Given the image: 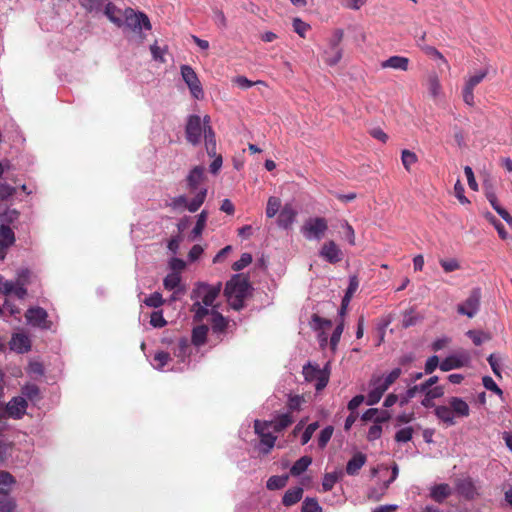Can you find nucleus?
Here are the masks:
<instances>
[{
	"label": "nucleus",
	"mask_w": 512,
	"mask_h": 512,
	"mask_svg": "<svg viewBox=\"0 0 512 512\" xmlns=\"http://www.w3.org/2000/svg\"><path fill=\"white\" fill-rule=\"evenodd\" d=\"M144 304L148 307L158 308L164 304V299L159 292H154L145 298Z\"/></svg>",
	"instance_id": "5fc2aeb1"
},
{
	"label": "nucleus",
	"mask_w": 512,
	"mask_h": 512,
	"mask_svg": "<svg viewBox=\"0 0 512 512\" xmlns=\"http://www.w3.org/2000/svg\"><path fill=\"white\" fill-rule=\"evenodd\" d=\"M210 306H205L200 301L196 300L195 303H193L191 307V311L194 313V320L196 322H201L204 320V318L211 313V311L208 309Z\"/></svg>",
	"instance_id": "4c0bfd02"
},
{
	"label": "nucleus",
	"mask_w": 512,
	"mask_h": 512,
	"mask_svg": "<svg viewBox=\"0 0 512 512\" xmlns=\"http://www.w3.org/2000/svg\"><path fill=\"white\" fill-rule=\"evenodd\" d=\"M153 360H154V364H153L154 368H156L157 370H162L164 368V366L169 362L170 355L167 352L160 351L154 355Z\"/></svg>",
	"instance_id": "603ef678"
},
{
	"label": "nucleus",
	"mask_w": 512,
	"mask_h": 512,
	"mask_svg": "<svg viewBox=\"0 0 512 512\" xmlns=\"http://www.w3.org/2000/svg\"><path fill=\"white\" fill-rule=\"evenodd\" d=\"M28 324L41 329H50L51 322L48 320V313L42 307L29 308L25 313Z\"/></svg>",
	"instance_id": "f8f14e48"
},
{
	"label": "nucleus",
	"mask_w": 512,
	"mask_h": 512,
	"mask_svg": "<svg viewBox=\"0 0 512 512\" xmlns=\"http://www.w3.org/2000/svg\"><path fill=\"white\" fill-rule=\"evenodd\" d=\"M332 434H333V427L332 426L325 427L320 432V435L318 438L319 447L324 448L327 445V443L330 441Z\"/></svg>",
	"instance_id": "0e129e2a"
},
{
	"label": "nucleus",
	"mask_w": 512,
	"mask_h": 512,
	"mask_svg": "<svg viewBox=\"0 0 512 512\" xmlns=\"http://www.w3.org/2000/svg\"><path fill=\"white\" fill-rule=\"evenodd\" d=\"M174 355L184 361L190 355V345L187 338L179 339L174 348Z\"/></svg>",
	"instance_id": "e433bc0d"
},
{
	"label": "nucleus",
	"mask_w": 512,
	"mask_h": 512,
	"mask_svg": "<svg viewBox=\"0 0 512 512\" xmlns=\"http://www.w3.org/2000/svg\"><path fill=\"white\" fill-rule=\"evenodd\" d=\"M180 71L182 79L188 86L191 95L197 100L203 99V87L194 69L189 65H182Z\"/></svg>",
	"instance_id": "6e6552de"
},
{
	"label": "nucleus",
	"mask_w": 512,
	"mask_h": 512,
	"mask_svg": "<svg viewBox=\"0 0 512 512\" xmlns=\"http://www.w3.org/2000/svg\"><path fill=\"white\" fill-rule=\"evenodd\" d=\"M181 276L178 273H169L163 280L164 288L167 290H177L178 291H184L183 288H181Z\"/></svg>",
	"instance_id": "f704fd0d"
},
{
	"label": "nucleus",
	"mask_w": 512,
	"mask_h": 512,
	"mask_svg": "<svg viewBox=\"0 0 512 512\" xmlns=\"http://www.w3.org/2000/svg\"><path fill=\"white\" fill-rule=\"evenodd\" d=\"M205 169L203 166H195L188 174L186 181H187V187L190 192H198L201 188L199 187L200 184L205 179Z\"/></svg>",
	"instance_id": "6ab92c4d"
},
{
	"label": "nucleus",
	"mask_w": 512,
	"mask_h": 512,
	"mask_svg": "<svg viewBox=\"0 0 512 512\" xmlns=\"http://www.w3.org/2000/svg\"><path fill=\"white\" fill-rule=\"evenodd\" d=\"M79 4L88 13H99L104 5L103 0H79Z\"/></svg>",
	"instance_id": "c03bdc74"
},
{
	"label": "nucleus",
	"mask_w": 512,
	"mask_h": 512,
	"mask_svg": "<svg viewBox=\"0 0 512 512\" xmlns=\"http://www.w3.org/2000/svg\"><path fill=\"white\" fill-rule=\"evenodd\" d=\"M422 393L424 394V398L421 401V405L425 408H435L434 399L444 395V388L443 386H434L432 389H427Z\"/></svg>",
	"instance_id": "b1692460"
},
{
	"label": "nucleus",
	"mask_w": 512,
	"mask_h": 512,
	"mask_svg": "<svg viewBox=\"0 0 512 512\" xmlns=\"http://www.w3.org/2000/svg\"><path fill=\"white\" fill-rule=\"evenodd\" d=\"M15 240L13 230L8 225L2 224L0 226V242L7 247H11L15 243Z\"/></svg>",
	"instance_id": "c9c22d12"
},
{
	"label": "nucleus",
	"mask_w": 512,
	"mask_h": 512,
	"mask_svg": "<svg viewBox=\"0 0 512 512\" xmlns=\"http://www.w3.org/2000/svg\"><path fill=\"white\" fill-rule=\"evenodd\" d=\"M486 197L499 216L509 225H512V216L499 205L496 195L493 192H489L486 194Z\"/></svg>",
	"instance_id": "c756f323"
},
{
	"label": "nucleus",
	"mask_w": 512,
	"mask_h": 512,
	"mask_svg": "<svg viewBox=\"0 0 512 512\" xmlns=\"http://www.w3.org/2000/svg\"><path fill=\"white\" fill-rule=\"evenodd\" d=\"M207 218H208L207 210H202L200 212V214H198L196 224L192 230V236L194 239L201 236V234L206 226Z\"/></svg>",
	"instance_id": "ea45409f"
},
{
	"label": "nucleus",
	"mask_w": 512,
	"mask_h": 512,
	"mask_svg": "<svg viewBox=\"0 0 512 512\" xmlns=\"http://www.w3.org/2000/svg\"><path fill=\"white\" fill-rule=\"evenodd\" d=\"M487 361H488L493 373L497 377H501V359L495 354H490L487 358Z\"/></svg>",
	"instance_id": "69168bd1"
},
{
	"label": "nucleus",
	"mask_w": 512,
	"mask_h": 512,
	"mask_svg": "<svg viewBox=\"0 0 512 512\" xmlns=\"http://www.w3.org/2000/svg\"><path fill=\"white\" fill-rule=\"evenodd\" d=\"M467 336L473 341V343L477 346L481 345L484 341L489 340L490 337L488 334L475 331V330H469L467 332Z\"/></svg>",
	"instance_id": "680f3d73"
},
{
	"label": "nucleus",
	"mask_w": 512,
	"mask_h": 512,
	"mask_svg": "<svg viewBox=\"0 0 512 512\" xmlns=\"http://www.w3.org/2000/svg\"><path fill=\"white\" fill-rule=\"evenodd\" d=\"M421 385H414L412 387H409L404 394L400 396L399 404L400 406L407 405L410 400L414 397H416L417 394L422 393L424 390L423 388H420Z\"/></svg>",
	"instance_id": "a19ab883"
},
{
	"label": "nucleus",
	"mask_w": 512,
	"mask_h": 512,
	"mask_svg": "<svg viewBox=\"0 0 512 512\" xmlns=\"http://www.w3.org/2000/svg\"><path fill=\"white\" fill-rule=\"evenodd\" d=\"M16 508V503L13 498L9 497L8 494H3L0 498V511L1 512H13Z\"/></svg>",
	"instance_id": "13d9d810"
},
{
	"label": "nucleus",
	"mask_w": 512,
	"mask_h": 512,
	"mask_svg": "<svg viewBox=\"0 0 512 512\" xmlns=\"http://www.w3.org/2000/svg\"><path fill=\"white\" fill-rule=\"evenodd\" d=\"M105 16L114 23L117 27L124 26L123 22V13L122 11L112 2H109L105 5L104 8Z\"/></svg>",
	"instance_id": "393cba45"
},
{
	"label": "nucleus",
	"mask_w": 512,
	"mask_h": 512,
	"mask_svg": "<svg viewBox=\"0 0 512 512\" xmlns=\"http://www.w3.org/2000/svg\"><path fill=\"white\" fill-rule=\"evenodd\" d=\"M312 463V458L309 456H303L298 459L291 467L290 474L292 476H299L307 470L309 465Z\"/></svg>",
	"instance_id": "72a5a7b5"
},
{
	"label": "nucleus",
	"mask_w": 512,
	"mask_h": 512,
	"mask_svg": "<svg viewBox=\"0 0 512 512\" xmlns=\"http://www.w3.org/2000/svg\"><path fill=\"white\" fill-rule=\"evenodd\" d=\"M150 324L155 328H162L167 324L162 311H154L150 317Z\"/></svg>",
	"instance_id": "774afa93"
},
{
	"label": "nucleus",
	"mask_w": 512,
	"mask_h": 512,
	"mask_svg": "<svg viewBox=\"0 0 512 512\" xmlns=\"http://www.w3.org/2000/svg\"><path fill=\"white\" fill-rule=\"evenodd\" d=\"M303 376L306 381L315 382L317 391L325 388L329 380L328 373L320 369L318 365H312L311 363L303 367Z\"/></svg>",
	"instance_id": "1a4fd4ad"
},
{
	"label": "nucleus",
	"mask_w": 512,
	"mask_h": 512,
	"mask_svg": "<svg viewBox=\"0 0 512 512\" xmlns=\"http://www.w3.org/2000/svg\"><path fill=\"white\" fill-rule=\"evenodd\" d=\"M435 415L439 420L445 423L447 426L455 425V416L450 406L440 405L434 409Z\"/></svg>",
	"instance_id": "cd10ccee"
},
{
	"label": "nucleus",
	"mask_w": 512,
	"mask_h": 512,
	"mask_svg": "<svg viewBox=\"0 0 512 512\" xmlns=\"http://www.w3.org/2000/svg\"><path fill=\"white\" fill-rule=\"evenodd\" d=\"M301 512H322V507L315 498H306L302 503Z\"/></svg>",
	"instance_id": "3c124183"
},
{
	"label": "nucleus",
	"mask_w": 512,
	"mask_h": 512,
	"mask_svg": "<svg viewBox=\"0 0 512 512\" xmlns=\"http://www.w3.org/2000/svg\"><path fill=\"white\" fill-rule=\"evenodd\" d=\"M27 401L24 397L12 398L6 405V412L14 419H20L26 413Z\"/></svg>",
	"instance_id": "f3484780"
},
{
	"label": "nucleus",
	"mask_w": 512,
	"mask_h": 512,
	"mask_svg": "<svg viewBox=\"0 0 512 512\" xmlns=\"http://www.w3.org/2000/svg\"><path fill=\"white\" fill-rule=\"evenodd\" d=\"M486 219L495 227V229L497 230L499 236L502 238V239H506L507 238V232L504 228V225L491 213H487L485 215Z\"/></svg>",
	"instance_id": "6e6d98bb"
},
{
	"label": "nucleus",
	"mask_w": 512,
	"mask_h": 512,
	"mask_svg": "<svg viewBox=\"0 0 512 512\" xmlns=\"http://www.w3.org/2000/svg\"><path fill=\"white\" fill-rule=\"evenodd\" d=\"M319 256L327 262L335 264L342 260V251L333 240H329L322 245Z\"/></svg>",
	"instance_id": "dca6fc26"
},
{
	"label": "nucleus",
	"mask_w": 512,
	"mask_h": 512,
	"mask_svg": "<svg viewBox=\"0 0 512 512\" xmlns=\"http://www.w3.org/2000/svg\"><path fill=\"white\" fill-rule=\"evenodd\" d=\"M185 133L187 141L192 145H197L201 142L204 130L202 120L198 115H190L188 117Z\"/></svg>",
	"instance_id": "9b49d317"
},
{
	"label": "nucleus",
	"mask_w": 512,
	"mask_h": 512,
	"mask_svg": "<svg viewBox=\"0 0 512 512\" xmlns=\"http://www.w3.org/2000/svg\"><path fill=\"white\" fill-rule=\"evenodd\" d=\"M449 406L455 417H468L470 414L469 405L462 398L451 397L448 400Z\"/></svg>",
	"instance_id": "4be33fe9"
},
{
	"label": "nucleus",
	"mask_w": 512,
	"mask_h": 512,
	"mask_svg": "<svg viewBox=\"0 0 512 512\" xmlns=\"http://www.w3.org/2000/svg\"><path fill=\"white\" fill-rule=\"evenodd\" d=\"M298 215L297 210L293 207L291 203H286L280 210L277 225L278 227L288 230L294 224L296 217Z\"/></svg>",
	"instance_id": "2eb2a0df"
},
{
	"label": "nucleus",
	"mask_w": 512,
	"mask_h": 512,
	"mask_svg": "<svg viewBox=\"0 0 512 512\" xmlns=\"http://www.w3.org/2000/svg\"><path fill=\"white\" fill-rule=\"evenodd\" d=\"M419 318L413 310L405 311L402 319V327L409 328L418 322Z\"/></svg>",
	"instance_id": "338daca9"
},
{
	"label": "nucleus",
	"mask_w": 512,
	"mask_h": 512,
	"mask_svg": "<svg viewBox=\"0 0 512 512\" xmlns=\"http://www.w3.org/2000/svg\"><path fill=\"white\" fill-rule=\"evenodd\" d=\"M40 390L36 384H26L22 387V394L24 398H27L31 401L38 399Z\"/></svg>",
	"instance_id": "de8ad7c7"
},
{
	"label": "nucleus",
	"mask_w": 512,
	"mask_h": 512,
	"mask_svg": "<svg viewBox=\"0 0 512 512\" xmlns=\"http://www.w3.org/2000/svg\"><path fill=\"white\" fill-rule=\"evenodd\" d=\"M10 345L11 349L16 352L26 353L31 348V341L27 335L18 333L12 336Z\"/></svg>",
	"instance_id": "5701e85b"
},
{
	"label": "nucleus",
	"mask_w": 512,
	"mask_h": 512,
	"mask_svg": "<svg viewBox=\"0 0 512 512\" xmlns=\"http://www.w3.org/2000/svg\"><path fill=\"white\" fill-rule=\"evenodd\" d=\"M369 385L370 391L366 397V403L369 406H373L381 400L388 387L381 381L380 376L375 375L371 378Z\"/></svg>",
	"instance_id": "4468645a"
},
{
	"label": "nucleus",
	"mask_w": 512,
	"mask_h": 512,
	"mask_svg": "<svg viewBox=\"0 0 512 512\" xmlns=\"http://www.w3.org/2000/svg\"><path fill=\"white\" fill-rule=\"evenodd\" d=\"M302 496L303 489L301 487H294L288 489L282 498V503L285 506H292L296 504L298 501H300Z\"/></svg>",
	"instance_id": "7c9ffc66"
},
{
	"label": "nucleus",
	"mask_w": 512,
	"mask_h": 512,
	"mask_svg": "<svg viewBox=\"0 0 512 512\" xmlns=\"http://www.w3.org/2000/svg\"><path fill=\"white\" fill-rule=\"evenodd\" d=\"M205 139V146L207 154L210 157L217 156L216 154V139H215V133L213 129H208L207 134L204 135Z\"/></svg>",
	"instance_id": "a18cd8bd"
},
{
	"label": "nucleus",
	"mask_w": 512,
	"mask_h": 512,
	"mask_svg": "<svg viewBox=\"0 0 512 512\" xmlns=\"http://www.w3.org/2000/svg\"><path fill=\"white\" fill-rule=\"evenodd\" d=\"M339 480V475L336 472L326 473L323 477L322 488L323 491H330L336 482Z\"/></svg>",
	"instance_id": "8fccbe9b"
},
{
	"label": "nucleus",
	"mask_w": 512,
	"mask_h": 512,
	"mask_svg": "<svg viewBox=\"0 0 512 512\" xmlns=\"http://www.w3.org/2000/svg\"><path fill=\"white\" fill-rule=\"evenodd\" d=\"M208 331L209 328L207 325L202 324L196 326L192 330V343L198 347L204 345L207 339Z\"/></svg>",
	"instance_id": "473e14b6"
},
{
	"label": "nucleus",
	"mask_w": 512,
	"mask_h": 512,
	"mask_svg": "<svg viewBox=\"0 0 512 512\" xmlns=\"http://www.w3.org/2000/svg\"><path fill=\"white\" fill-rule=\"evenodd\" d=\"M222 289L221 282L216 285H209L204 282H199L192 290L191 299H195L203 303L205 306H212L214 301L219 296Z\"/></svg>",
	"instance_id": "f03ea898"
},
{
	"label": "nucleus",
	"mask_w": 512,
	"mask_h": 512,
	"mask_svg": "<svg viewBox=\"0 0 512 512\" xmlns=\"http://www.w3.org/2000/svg\"><path fill=\"white\" fill-rule=\"evenodd\" d=\"M470 361L471 356L469 352L460 350L444 358L440 363V369L444 372H448L453 369H460L468 366Z\"/></svg>",
	"instance_id": "9d476101"
},
{
	"label": "nucleus",
	"mask_w": 512,
	"mask_h": 512,
	"mask_svg": "<svg viewBox=\"0 0 512 512\" xmlns=\"http://www.w3.org/2000/svg\"><path fill=\"white\" fill-rule=\"evenodd\" d=\"M480 298V289H473L469 297L465 300V302L458 305L457 312L459 314L466 315L469 318L474 317L477 314L480 307Z\"/></svg>",
	"instance_id": "ddd939ff"
},
{
	"label": "nucleus",
	"mask_w": 512,
	"mask_h": 512,
	"mask_svg": "<svg viewBox=\"0 0 512 512\" xmlns=\"http://www.w3.org/2000/svg\"><path fill=\"white\" fill-rule=\"evenodd\" d=\"M332 326V321L329 319H325L320 317L318 314H313L311 317V327L315 330H320L324 328H330Z\"/></svg>",
	"instance_id": "09e8293b"
},
{
	"label": "nucleus",
	"mask_w": 512,
	"mask_h": 512,
	"mask_svg": "<svg viewBox=\"0 0 512 512\" xmlns=\"http://www.w3.org/2000/svg\"><path fill=\"white\" fill-rule=\"evenodd\" d=\"M212 315V327L215 332H222L227 327L226 319L216 311L214 308L211 310Z\"/></svg>",
	"instance_id": "37998d69"
},
{
	"label": "nucleus",
	"mask_w": 512,
	"mask_h": 512,
	"mask_svg": "<svg viewBox=\"0 0 512 512\" xmlns=\"http://www.w3.org/2000/svg\"><path fill=\"white\" fill-rule=\"evenodd\" d=\"M413 437V428L405 427L398 430L395 434V440L399 443H406L410 441Z\"/></svg>",
	"instance_id": "bf43d9fd"
},
{
	"label": "nucleus",
	"mask_w": 512,
	"mask_h": 512,
	"mask_svg": "<svg viewBox=\"0 0 512 512\" xmlns=\"http://www.w3.org/2000/svg\"><path fill=\"white\" fill-rule=\"evenodd\" d=\"M451 487L446 483L434 485L430 490V497L438 502L442 503L447 497L451 495Z\"/></svg>",
	"instance_id": "bb28decb"
},
{
	"label": "nucleus",
	"mask_w": 512,
	"mask_h": 512,
	"mask_svg": "<svg viewBox=\"0 0 512 512\" xmlns=\"http://www.w3.org/2000/svg\"><path fill=\"white\" fill-rule=\"evenodd\" d=\"M287 481V475H274L267 480L266 487L269 490H279L286 486Z\"/></svg>",
	"instance_id": "58836bf2"
},
{
	"label": "nucleus",
	"mask_w": 512,
	"mask_h": 512,
	"mask_svg": "<svg viewBox=\"0 0 512 512\" xmlns=\"http://www.w3.org/2000/svg\"><path fill=\"white\" fill-rule=\"evenodd\" d=\"M15 483L14 477L6 471H0V493L8 494L10 487Z\"/></svg>",
	"instance_id": "49530a36"
},
{
	"label": "nucleus",
	"mask_w": 512,
	"mask_h": 512,
	"mask_svg": "<svg viewBox=\"0 0 512 512\" xmlns=\"http://www.w3.org/2000/svg\"><path fill=\"white\" fill-rule=\"evenodd\" d=\"M292 422L293 418L289 413L278 415L273 421H268V423H271V428H273L275 432H281L291 425Z\"/></svg>",
	"instance_id": "2f4dec72"
},
{
	"label": "nucleus",
	"mask_w": 512,
	"mask_h": 512,
	"mask_svg": "<svg viewBox=\"0 0 512 512\" xmlns=\"http://www.w3.org/2000/svg\"><path fill=\"white\" fill-rule=\"evenodd\" d=\"M358 286H359V281H358L357 277L356 276H351L349 278L348 288H347V290L345 292V295H344V297L342 298V301H341V307H340V310H339V316L341 318H343L345 316L347 307H348V305H349V303L351 301V298H352L353 294L358 289Z\"/></svg>",
	"instance_id": "412c9836"
},
{
	"label": "nucleus",
	"mask_w": 512,
	"mask_h": 512,
	"mask_svg": "<svg viewBox=\"0 0 512 512\" xmlns=\"http://www.w3.org/2000/svg\"><path fill=\"white\" fill-rule=\"evenodd\" d=\"M488 72V68L485 67L477 71L475 74L469 75L467 78H465L462 88V98L466 105L470 107L475 105L474 89L485 79V77L488 75Z\"/></svg>",
	"instance_id": "20e7f679"
},
{
	"label": "nucleus",
	"mask_w": 512,
	"mask_h": 512,
	"mask_svg": "<svg viewBox=\"0 0 512 512\" xmlns=\"http://www.w3.org/2000/svg\"><path fill=\"white\" fill-rule=\"evenodd\" d=\"M456 490L459 495L463 496L466 499H474L476 497L477 490L476 487L470 478L459 479L456 482Z\"/></svg>",
	"instance_id": "aec40b11"
},
{
	"label": "nucleus",
	"mask_w": 512,
	"mask_h": 512,
	"mask_svg": "<svg viewBox=\"0 0 512 512\" xmlns=\"http://www.w3.org/2000/svg\"><path fill=\"white\" fill-rule=\"evenodd\" d=\"M366 456L363 453H356L347 463L346 472L348 475H356L364 466Z\"/></svg>",
	"instance_id": "c85d7f7f"
},
{
	"label": "nucleus",
	"mask_w": 512,
	"mask_h": 512,
	"mask_svg": "<svg viewBox=\"0 0 512 512\" xmlns=\"http://www.w3.org/2000/svg\"><path fill=\"white\" fill-rule=\"evenodd\" d=\"M328 230L327 220L323 217L307 219L301 227V233L307 240H321Z\"/></svg>",
	"instance_id": "7ed1b4c3"
},
{
	"label": "nucleus",
	"mask_w": 512,
	"mask_h": 512,
	"mask_svg": "<svg viewBox=\"0 0 512 512\" xmlns=\"http://www.w3.org/2000/svg\"><path fill=\"white\" fill-rule=\"evenodd\" d=\"M250 284L247 279L239 275L233 276L227 283L224 289V295L229 305L234 310H241L244 307V300L247 297Z\"/></svg>",
	"instance_id": "f257e3e1"
},
{
	"label": "nucleus",
	"mask_w": 512,
	"mask_h": 512,
	"mask_svg": "<svg viewBox=\"0 0 512 512\" xmlns=\"http://www.w3.org/2000/svg\"><path fill=\"white\" fill-rule=\"evenodd\" d=\"M439 263L446 273L453 272V271L460 269L459 262L454 258L440 259Z\"/></svg>",
	"instance_id": "e2e57ef3"
},
{
	"label": "nucleus",
	"mask_w": 512,
	"mask_h": 512,
	"mask_svg": "<svg viewBox=\"0 0 512 512\" xmlns=\"http://www.w3.org/2000/svg\"><path fill=\"white\" fill-rule=\"evenodd\" d=\"M207 188L202 187L195 195V197L188 202L185 195H180L171 199L169 206L173 209L186 208L189 212H196L204 203L207 196Z\"/></svg>",
	"instance_id": "39448f33"
},
{
	"label": "nucleus",
	"mask_w": 512,
	"mask_h": 512,
	"mask_svg": "<svg viewBox=\"0 0 512 512\" xmlns=\"http://www.w3.org/2000/svg\"><path fill=\"white\" fill-rule=\"evenodd\" d=\"M252 262V256L249 253H243L240 259L233 263L232 269L234 271H240L247 267Z\"/></svg>",
	"instance_id": "052dcab7"
},
{
	"label": "nucleus",
	"mask_w": 512,
	"mask_h": 512,
	"mask_svg": "<svg viewBox=\"0 0 512 512\" xmlns=\"http://www.w3.org/2000/svg\"><path fill=\"white\" fill-rule=\"evenodd\" d=\"M281 208V200L278 197L271 196L268 198L267 206H266V216L268 218H273L277 213L280 212Z\"/></svg>",
	"instance_id": "79ce46f5"
},
{
	"label": "nucleus",
	"mask_w": 512,
	"mask_h": 512,
	"mask_svg": "<svg viewBox=\"0 0 512 512\" xmlns=\"http://www.w3.org/2000/svg\"><path fill=\"white\" fill-rule=\"evenodd\" d=\"M343 330H344V320L342 319L340 321V323L335 327V329L331 335V338H330V346H331L332 350L336 349V347L340 341L341 335L343 333Z\"/></svg>",
	"instance_id": "4d7b16f0"
},
{
	"label": "nucleus",
	"mask_w": 512,
	"mask_h": 512,
	"mask_svg": "<svg viewBox=\"0 0 512 512\" xmlns=\"http://www.w3.org/2000/svg\"><path fill=\"white\" fill-rule=\"evenodd\" d=\"M426 87L434 101H438L444 96L440 78L436 72H430L427 75Z\"/></svg>",
	"instance_id": "a211bd4d"
},
{
	"label": "nucleus",
	"mask_w": 512,
	"mask_h": 512,
	"mask_svg": "<svg viewBox=\"0 0 512 512\" xmlns=\"http://www.w3.org/2000/svg\"><path fill=\"white\" fill-rule=\"evenodd\" d=\"M409 59L404 56H391L381 63L382 68H392L401 71H407Z\"/></svg>",
	"instance_id": "a878e982"
},
{
	"label": "nucleus",
	"mask_w": 512,
	"mask_h": 512,
	"mask_svg": "<svg viewBox=\"0 0 512 512\" xmlns=\"http://www.w3.org/2000/svg\"><path fill=\"white\" fill-rule=\"evenodd\" d=\"M401 160L404 168L407 171H410L411 166L417 162V156L414 152L403 150L401 154Z\"/></svg>",
	"instance_id": "864d4df0"
},
{
	"label": "nucleus",
	"mask_w": 512,
	"mask_h": 512,
	"mask_svg": "<svg viewBox=\"0 0 512 512\" xmlns=\"http://www.w3.org/2000/svg\"><path fill=\"white\" fill-rule=\"evenodd\" d=\"M270 428H271V423H268V421L262 422L260 420H255V422H254L255 433L260 438L259 450L263 454H268L271 451V449L274 447L275 441L277 439L276 436H274L271 433Z\"/></svg>",
	"instance_id": "0eeeda50"
},
{
	"label": "nucleus",
	"mask_w": 512,
	"mask_h": 512,
	"mask_svg": "<svg viewBox=\"0 0 512 512\" xmlns=\"http://www.w3.org/2000/svg\"><path fill=\"white\" fill-rule=\"evenodd\" d=\"M123 22L133 32H140L143 28L151 30V23L147 15L142 12H135L132 8L124 10Z\"/></svg>",
	"instance_id": "423d86ee"
}]
</instances>
